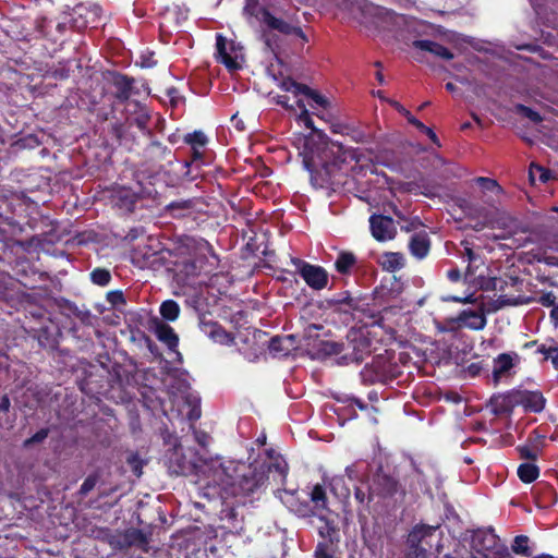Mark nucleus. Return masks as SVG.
<instances>
[{"label": "nucleus", "instance_id": "1", "mask_svg": "<svg viewBox=\"0 0 558 558\" xmlns=\"http://www.w3.org/2000/svg\"><path fill=\"white\" fill-rule=\"evenodd\" d=\"M288 475V463L281 456L269 458L259 466L239 464L235 474V486L231 495H250L262 488L266 481L283 485Z\"/></svg>", "mask_w": 558, "mask_h": 558}, {"label": "nucleus", "instance_id": "2", "mask_svg": "<svg viewBox=\"0 0 558 558\" xmlns=\"http://www.w3.org/2000/svg\"><path fill=\"white\" fill-rule=\"evenodd\" d=\"M209 256L198 254L194 258L178 264L175 281L182 287H195L199 282L197 278L204 272L209 274L217 265V256L211 252L209 245L205 244Z\"/></svg>", "mask_w": 558, "mask_h": 558}, {"label": "nucleus", "instance_id": "3", "mask_svg": "<svg viewBox=\"0 0 558 558\" xmlns=\"http://www.w3.org/2000/svg\"><path fill=\"white\" fill-rule=\"evenodd\" d=\"M331 153L335 156V162L342 170L355 171L357 168L362 170L373 158H375L377 162L390 167L379 154L374 155L372 150L345 147L341 143H332Z\"/></svg>", "mask_w": 558, "mask_h": 558}, {"label": "nucleus", "instance_id": "4", "mask_svg": "<svg viewBox=\"0 0 558 558\" xmlns=\"http://www.w3.org/2000/svg\"><path fill=\"white\" fill-rule=\"evenodd\" d=\"M471 545L475 551L473 558H510L507 546L500 543L493 529L475 531Z\"/></svg>", "mask_w": 558, "mask_h": 558}, {"label": "nucleus", "instance_id": "5", "mask_svg": "<svg viewBox=\"0 0 558 558\" xmlns=\"http://www.w3.org/2000/svg\"><path fill=\"white\" fill-rule=\"evenodd\" d=\"M244 14L256 17L269 29L277 31L283 35H294L305 39L304 33L299 26L274 16L267 9L258 7L256 0H246Z\"/></svg>", "mask_w": 558, "mask_h": 558}, {"label": "nucleus", "instance_id": "6", "mask_svg": "<svg viewBox=\"0 0 558 558\" xmlns=\"http://www.w3.org/2000/svg\"><path fill=\"white\" fill-rule=\"evenodd\" d=\"M317 518L316 529L322 541L315 549V558H332V547L340 541L337 523L330 518V512L315 513Z\"/></svg>", "mask_w": 558, "mask_h": 558}, {"label": "nucleus", "instance_id": "7", "mask_svg": "<svg viewBox=\"0 0 558 558\" xmlns=\"http://www.w3.org/2000/svg\"><path fill=\"white\" fill-rule=\"evenodd\" d=\"M239 462L221 461V459L216 458L205 463L204 472L208 473L210 483L231 494L233 486H235V474L239 471Z\"/></svg>", "mask_w": 558, "mask_h": 558}, {"label": "nucleus", "instance_id": "8", "mask_svg": "<svg viewBox=\"0 0 558 558\" xmlns=\"http://www.w3.org/2000/svg\"><path fill=\"white\" fill-rule=\"evenodd\" d=\"M398 374V367L390 362L388 355H377L371 365H366L361 372L364 380L387 383Z\"/></svg>", "mask_w": 558, "mask_h": 558}, {"label": "nucleus", "instance_id": "9", "mask_svg": "<svg viewBox=\"0 0 558 558\" xmlns=\"http://www.w3.org/2000/svg\"><path fill=\"white\" fill-rule=\"evenodd\" d=\"M440 531L438 525H415L408 535V547H426V549L436 546L437 553L440 551Z\"/></svg>", "mask_w": 558, "mask_h": 558}, {"label": "nucleus", "instance_id": "10", "mask_svg": "<svg viewBox=\"0 0 558 558\" xmlns=\"http://www.w3.org/2000/svg\"><path fill=\"white\" fill-rule=\"evenodd\" d=\"M217 60L230 71L241 68L243 61L242 47L232 40H227L222 35L216 36Z\"/></svg>", "mask_w": 558, "mask_h": 558}, {"label": "nucleus", "instance_id": "11", "mask_svg": "<svg viewBox=\"0 0 558 558\" xmlns=\"http://www.w3.org/2000/svg\"><path fill=\"white\" fill-rule=\"evenodd\" d=\"M292 263L310 288L314 290H323L326 288L328 274L323 267L308 264L301 259H292Z\"/></svg>", "mask_w": 558, "mask_h": 558}, {"label": "nucleus", "instance_id": "12", "mask_svg": "<svg viewBox=\"0 0 558 558\" xmlns=\"http://www.w3.org/2000/svg\"><path fill=\"white\" fill-rule=\"evenodd\" d=\"M165 462L168 470L173 475H187L194 472L197 464L192 459H187L182 452V447L174 444L165 456Z\"/></svg>", "mask_w": 558, "mask_h": 558}, {"label": "nucleus", "instance_id": "13", "mask_svg": "<svg viewBox=\"0 0 558 558\" xmlns=\"http://www.w3.org/2000/svg\"><path fill=\"white\" fill-rule=\"evenodd\" d=\"M520 363L517 353H501L494 359L493 378L495 383L509 378L514 374L515 366Z\"/></svg>", "mask_w": 558, "mask_h": 558}, {"label": "nucleus", "instance_id": "14", "mask_svg": "<svg viewBox=\"0 0 558 558\" xmlns=\"http://www.w3.org/2000/svg\"><path fill=\"white\" fill-rule=\"evenodd\" d=\"M372 235L377 241H388L395 238L397 229L392 218L381 215H373L369 218Z\"/></svg>", "mask_w": 558, "mask_h": 558}, {"label": "nucleus", "instance_id": "15", "mask_svg": "<svg viewBox=\"0 0 558 558\" xmlns=\"http://www.w3.org/2000/svg\"><path fill=\"white\" fill-rule=\"evenodd\" d=\"M409 251L417 259L425 258L430 250V240L425 231L413 233L409 240Z\"/></svg>", "mask_w": 558, "mask_h": 558}, {"label": "nucleus", "instance_id": "16", "mask_svg": "<svg viewBox=\"0 0 558 558\" xmlns=\"http://www.w3.org/2000/svg\"><path fill=\"white\" fill-rule=\"evenodd\" d=\"M518 403L524 407L526 411L539 413L544 410L546 399L541 391H522L515 399Z\"/></svg>", "mask_w": 558, "mask_h": 558}, {"label": "nucleus", "instance_id": "17", "mask_svg": "<svg viewBox=\"0 0 558 558\" xmlns=\"http://www.w3.org/2000/svg\"><path fill=\"white\" fill-rule=\"evenodd\" d=\"M397 490L398 483L392 477L387 475H377L373 485L369 487L368 499L374 495L390 497L393 496Z\"/></svg>", "mask_w": 558, "mask_h": 558}, {"label": "nucleus", "instance_id": "18", "mask_svg": "<svg viewBox=\"0 0 558 558\" xmlns=\"http://www.w3.org/2000/svg\"><path fill=\"white\" fill-rule=\"evenodd\" d=\"M349 339V343L350 345H352L353 351L351 354H344L342 356V360H344L345 363L362 362L364 359V354L369 352L368 341L364 337L357 336V333H353V336H350Z\"/></svg>", "mask_w": 558, "mask_h": 558}, {"label": "nucleus", "instance_id": "19", "mask_svg": "<svg viewBox=\"0 0 558 558\" xmlns=\"http://www.w3.org/2000/svg\"><path fill=\"white\" fill-rule=\"evenodd\" d=\"M456 322L462 326L473 330H482L486 326V317L483 311H462Z\"/></svg>", "mask_w": 558, "mask_h": 558}, {"label": "nucleus", "instance_id": "20", "mask_svg": "<svg viewBox=\"0 0 558 558\" xmlns=\"http://www.w3.org/2000/svg\"><path fill=\"white\" fill-rule=\"evenodd\" d=\"M133 78L126 75L113 73L111 74V84L114 87V97L121 101H126L132 94Z\"/></svg>", "mask_w": 558, "mask_h": 558}, {"label": "nucleus", "instance_id": "21", "mask_svg": "<svg viewBox=\"0 0 558 558\" xmlns=\"http://www.w3.org/2000/svg\"><path fill=\"white\" fill-rule=\"evenodd\" d=\"M202 331L217 343L229 345L233 343V337L227 332L220 325L213 322H202Z\"/></svg>", "mask_w": 558, "mask_h": 558}, {"label": "nucleus", "instance_id": "22", "mask_svg": "<svg viewBox=\"0 0 558 558\" xmlns=\"http://www.w3.org/2000/svg\"><path fill=\"white\" fill-rule=\"evenodd\" d=\"M202 331L217 343L229 345L233 343V337L227 332L220 325L213 322H202Z\"/></svg>", "mask_w": 558, "mask_h": 558}, {"label": "nucleus", "instance_id": "23", "mask_svg": "<svg viewBox=\"0 0 558 558\" xmlns=\"http://www.w3.org/2000/svg\"><path fill=\"white\" fill-rule=\"evenodd\" d=\"M377 263L384 270L395 272L404 267L405 258L402 253L386 252L377 256Z\"/></svg>", "mask_w": 558, "mask_h": 558}, {"label": "nucleus", "instance_id": "24", "mask_svg": "<svg viewBox=\"0 0 558 558\" xmlns=\"http://www.w3.org/2000/svg\"><path fill=\"white\" fill-rule=\"evenodd\" d=\"M413 46L422 51H427L445 60H451L453 58V54L446 47L433 40H415Z\"/></svg>", "mask_w": 558, "mask_h": 558}, {"label": "nucleus", "instance_id": "25", "mask_svg": "<svg viewBox=\"0 0 558 558\" xmlns=\"http://www.w3.org/2000/svg\"><path fill=\"white\" fill-rule=\"evenodd\" d=\"M157 339L163 342L170 350H174L179 344V338L173 328L165 323H158L155 328Z\"/></svg>", "mask_w": 558, "mask_h": 558}, {"label": "nucleus", "instance_id": "26", "mask_svg": "<svg viewBox=\"0 0 558 558\" xmlns=\"http://www.w3.org/2000/svg\"><path fill=\"white\" fill-rule=\"evenodd\" d=\"M311 501L314 505L315 513H322V511L330 512L327 508V496L325 488L317 484L312 488V492L310 494Z\"/></svg>", "mask_w": 558, "mask_h": 558}, {"label": "nucleus", "instance_id": "27", "mask_svg": "<svg viewBox=\"0 0 558 558\" xmlns=\"http://www.w3.org/2000/svg\"><path fill=\"white\" fill-rule=\"evenodd\" d=\"M293 336L274 337L269 341V351L274 354L287 355L292 347Z\"/></svg>", "mask_w": 558, "mask_h": 558}, {"label": "nucleus", "instance_id": "28", "mask_svg": "<svg viewBox=\"0 0 558 558\" xmlns=\"http://www.w3.org/2000/svg\"><path fill=\"white\" fill-rule=\"evenodd\" d=\"M332 132L349 136L355 143L366 142V134L362 130H360L353 125L335 124V125H332Z\"/></svg>", "mask_w": 558, "mask_h": 558}, {"label": "nucleus", "instance_id": "29", "mask_svg": "<svg viewBox=\"0 0 558 558\" xmlns=\"http://www.w3.org/2000/svg\"><path fill=\"white\" fill-rule=\"evenodd\" d=\"M539 475V470L534 463L525 462L519 465L518 476L524 483L534 482Z\"/></svg>", "mask_w": 558, "mask_h": 558}, {"label": "nucleus", "instance_id": "30", "mask_svg": "<svg viewBox=\"0 0 558 558\" xmlns=\"http://www.w3.org/2000/svg\"><path fill=\"white\" fill-rule=\"evenodd\" d=\"M280 88L287 93H290L293 95L295 101L298 99H302V96L304 94V89L306 88V85L300 84L295 82L294 80L290 77L283 78L280 84Z\"/></svg>", "mask_w": 558, "mask_h": 558}, {"label": "nucleus", "instance_id": "31", "mask_svg": "<svg viewBox=\"0 0 558 558\" xmlns=\"http://www.w3.org/2000/svg\"><path fill=\"white\" fill-rule=\"evenodd\" d=\"M356 257L354 254L349 252H342L336 259L335 266L338 272L348 274L351 268L355 265Z\"/></svg>", "mask_w": 558, "mask_h": 558}, {"label": "nucleus", "instance_id": "32", "mask_svg": "<svg viewBox=\"0 0 558 558\" xmlns=\"http://www.w3.org/2000/svg\"><path fill=\"white\" fill-rule=\"evenodd\" d=\"M160 315L169 322H174L180 314V306L173 300L163 301L159 308Z\"/></svg>", "mask_w": 558, "mask_h": 558}, {"label": "nucleus", "instance_id": "33", "mask_svg": "<svg viewBox=\"0 0 558 558\" xmlns=\"http://www.w3.org/2000/svg\"><path fill=\"white\" fill-rule=\"evenodd\" d=\"M301 155L303 156V165H304L305 169L310 172H313L315 170V168L317 167V162H316V151H314L312 149L310 140H305L304 148H303V151L301 153Z\"/></svg>", "mask_w": 558, "mask_h": 558}, {"label": "nucleus", "instance_id": "34", "mask_svg": "<svg viewBox=\"0 0 558 558\" xmlns=\"http://www.w3.org/2000/svg\"><path fill=\"white\" fill-rule=\"evenodd\" d=\"M332 303L339 305L341 311L348 312L357 308L359 300L352 298L349 292L345 291L333 298Z\"/></svg>", "mask_w": 558, "mask_h": 558}, {"label": "nucleus", "instance_id": "35", "mask_svg": "<svg viewBox=\"0 0 558 558\" xmlns=\"http://www.w3.org/2000/svg\"><path fill=\"white\" fill-rule=\"evenodd\" d=\"M184 142L190 144L194 149V153L197 155V149L207 144V136L202 131H195L193 133H187L184 137Z\"/></svg>", "mask_w": 558, "mask_h": 558}, {"label": "nucleus", "instance_id": "36", "mask_svg": "<svg viewBox=\"0 0 558 558\" xmlns=\"http://www.w3.org/2000/svg\"><path fill=\"white\" fill-rule=\"evenodd\" d=\"M529 537L525 535H519L514 538V542L512 544V550L517 555H521L524 557L532 556V551L530 550L529 546Z\"/></svg>", "mask_w": 558, "mask_h": 558}, {"label": "nucleus", "instance_id": "37", "mask_svg": "<svg viewBox=\"0 0 558 558\" xmlns=\"http://www.w3.org/2000/svg\"><path fill=\"white\" fill-rule=\"evenodd\" d=\"M319 351L326 355L340 354L343 351L344 344L330 340H322L318 343Z\"/></svg>", "mask_w": 558, "mask_h": 558}, {"label": "nucleus", "instance_id": "38", "mask_svg": "<svg viewBox=\"0 0 558 558\" xmlns=\"http://www.w3.org/2000/svg\"><path fill=\"white\" fill-rule=\"evenodd\" d=\"M296 107L301 110L300 114L298 116V122L301 124H304L306 129L314 130V122L312 118L310 117L308 110L306 108V105L304 104L303 99L296 100Z\"/></svg>", "mask_w": 558, "mask_h": 558}, {"label": "nucleus", "instance_id": "39", "mask_svg": "<svg viewBox=\"0 0 558 558\" xmlns=\"http://www.w3.org/2000/svg\"><path fill=\"white\" fill-rule=\"evenodd\" d=\"M464 246L465 257L469 262L468 274L473 275V267H477V263H481V257L474 253L468 241L461 243Z\"/></svg>", "mask_w": 558, "mask_h": 558}, {"label": "nucleus", "instance_id": "40", "mask_svg": "<svg viewBox=\"0 0 558 558\" xmlns=\"http://www.w3.org/2000/svg\"><path fill=\"white\" fill-rule=\"evenodd\" d=\"M90 279L95 284L105 287L110 282L111 275L107 269L96 268L90 272Z\"/></svg>", "mask_w": 558, "mask_h": 558}, {"label": "nucleus", "instance_id": "41", "mask_svg": "<svg viewBox=\"0 0 558 558\" xmlns=\"http://www.w3.org/2000/svg\"><path fill=\"white\" fill-rule=\"evenodd\" d=\"M276 496L290 510L299 512V509L294 508V490L277 489Z\"/></svg>", "mask_w": 558, "mask_h": 558}, {"label": "nucleus", "instance_id": "42", "mask_svg": "<svg viewBox=\"0 0 558 558\" xmlns=\"http://www.w3.org/2000/svg\"><path fill=\"white\" fill-rule=\"evenodd\" d=\"M99 477L100 475L97 472L88 475L80 487V495L86 496L89 492H92L97 485Z\"/></svg>", "mask_w": 558, "mask_h": 558}, {"label": "nucleus", "instance_id": "43", "mask_svg": "<svg viewBox=\"0 0 558 558\" xmlns=\"http://www.w3.org/2000/svg\"><path fill=\"white\" fill-rule=\"evenodd\" d=\"M303 96L313 100V102L315 105H317L318 107L327 108L329 106L328 100L324 96H322L317 92L313 90L308 86H306V88L304 89Z\"/></svg>", "mask_w": 558, "mask_h": 558}, {"label": "nucleus", "instance_id": "44", "mask_svg": "<svg viewBox=\"0 0 558 558\" xmlns=\"http://www.w3.org/2000/svg\"><path fill=\"white\" fill-rule=\"evenodd\" d=\"M392 106L396 108L398 112L405 117L409 123H411L416 129L421 125L422 122L417 120L409 110H407L401 104L393 101Z\"/></svg>", "mask_w": 558, "mask_h": 558}, {"label": "nucleus", "instance_id": "45", "mask_svg": "<svg viewBox=\"0 0 558 558\" xmlns=\"http://www.w3.org/2000/svg\"><path fill=\"white\" fill-rule=\"evenodd\" d=\"M49 430L47 428H41L37 433H35L31 438H27L23 446L25 448L31 447L33 444H39L43 442L48 437Z\"/></svg>", "mask_w": 558, "mask_h": 558}, {"label": "nucleus", "instance_id": "46", "mask_svg": "<svg viewBox=\"0 0 558 558\" xmlns=\"http://www.w3.org/2000/svg\"><path fill=\"white\" fill-rule=\"evenodd\" d=\"M106 299L114 307H119L125 303L124 295L122 291L119 290L109 291Z\"/></svg>", "mask_w": 558, "mask_h": 558}, {"label": "nucleus", "instance_id": "47", "mask_svg": "<svg viewBox=\"0 0 558 558\" xmlns=\"http://www.w3.org/2000/svg\"><path fill=\"white\" fill-rule=\"evenodd\" d=\"M408 558H430L426 547H409Z\"/></svg>", "mask_w": 558, "mask_h": 558}, {"label": "nucleus", "instance_id": "48", "mask_svg": "<svg viewBox=\"0 0 558 558\" xmlns=\"http://www.w3.org/2000/svg\"><path fill=\"white\" fill-rule=\"evenodd\" d=\"M538 303L543 306L554 307L556 304V296L553 292H545L538 298Z\"/></svg>", "mask_w": 558, "mask_h": 558}, {"label": "nucleus", "instance_id": "49", "mask_svg": "<svg viewBox=\"0 0 558 558\" xmlns=\"http://www.w3.org/2000/svg\"><path fill=\"white\" fill-rule=\"evenodd\" d=\"M142 68H153L156 64V61L153 58V53H142L140 57V61L136 62Z\"/></svg>", "mask_w": 558, "mask_h": 558}, {"label": "nucleus", "instance_id": "50", "mask_svg": "<svg viewBox=\"0 0 558 558\" xmlns=\"http://www.w3.org/2000/svg\"><path fill=\"white\" fill-rule=\"evenodd\" d=\"M519 109L531 121H533V122H541L542 121V118H541L539 113L534 111V110H532L531 108H527L525 106H520Z\"/></svg>", "mask_w": 558, "mask_h": 558}, {"label": "nucleus", "instance_id": "51", "mask_svg": "<svg viewBox=\"0 0 558 558\" xmlns=\"http://www.w3.org/2000/svg\"><path fill=\"white\" fill-rule=\"evenodd\" d=\"M194 438H195L196 442L202 447L208 446L209 440H210V437L207 433L202 432V430H196V429L194 430Z\"/></svg>", "mask_w": 558, "mask_h": 558}, {"label": "nucleus", "instance_id": "52", "mask_svg": "<svg viewBox=\"0 0 558 558\" xmlns=\"http://www.w3.org/2000/svg\"><path fill=\"white\" fill-rule=\"evenodd\" d=\"M534 170H536V171L539 173V180H541L542 182H546V181H548V179H549V172H548L545 168H543V167H541V166H535V167H534V166H532V167H531V170H530V177H531V180H533V177H534Z\"/></svg>", "mask_w": 558, "mask_h": 558}, {"label": "nucleus", "instance_id": "53", "mask_svg": "<svg viewBox=\"0 0 558 558\" xmlns=\"http://www.w3.org/2000/svg\"><path fill=\"white\" fill-rule=\"evenodd\" d=\"M553 347H555V344L553 342L550 343H542L539 345H537V349H536V353H539L544 356V360H548V356H549V352L553 351Z\"/></svg>", "mask_w": 558, "mask_h": 558}, {"label": "nucleus", "instance_id": "54", "mask_svg": "<svg viewBox=\"0 0 558 558\" xmlns=\"http://www.w3.org/2000/svg\"><path fill=\"white\" fill-rule=\"evenodd\" d=\"M417 130H420L422 133H425L437 146H440L437 135L430 128L422 123V126L420 125Z\"/></svg>", "mask_w": 558, "mask_h": 558}, {"label": "nucleus", "instance_id": "55", "mask_svg": "<svg viewBox=\"0 0 558 558\" xmlns=\"http://www.w3.org/2000/svg\"><path fill=\"white\" fill-rule=\"evenodd\" d=\"M341 485L342 486V492H341V495L342 496H347L349 494V489L347 487L343 486V478L342 477H333L331 480V483H330V486L333 490H337L338 486Z\"/></svg>", "mask_w": 558, "mask_h": 558}, {"label": "nucleus", "instance_id": "56", "mask_svg": "<svg viewBox=\"0 0 558 558\" xmlns=\"http://www.w3.org/2000/svg\"><path fill=\"white\" fill-rule=\"evenodd\" d=\"M169 209L177 210V209H189L191 208V201H178L172 202L169 206Z\"/></svg>", "mask_w": 558, "mask_h": 558}, {"label": "nucleus", "instance_id": "57", "mask_svg": "<svg viewBox=\"0 0 558 558\" xmlns=\"http://www.w3.org/2000/svg\"><path fill=\"white\" fill-rule=\"evenodd\" d=\"M276 102L293 112L295 111V108L292 105H289V97L287 95L277 96Z\"/></svg>", "mask_w": 558, "mask_h": 558}, {"label": "nucleus", "instance_id": "58", "mask_svg": "<svg viewBox=\"0 0 558 558\" xmlns=\"http://www.w3.org/2000/svg\"><path fill=\"white\" fill-rule=\"evenodd\" d=\"M322 328V326L319 325H316V324H312V325H308L305 329V337L307 338H313V337H316L317 336V331Z\"/></svg>", "mask_w": 558, "mask_h": 558}, {"label": "nucleus", "instance_id": "59", "mask_svg": "<svg viewBox=\"0 0 558 558\" xmlns=\"http://www.w3.org/2000/svg\"><path fill=\"white\" fill-rule=\"evenodd\" d=\"M548 360L551 362L555 369L558 371V345L553 347V351L549 352Z\"/></svg>", "mask_w": 558, "mask_h": 558}, {"label": "nucleus", "instance_id": "60", "mask_svg": "<svg viewBox=\"0 0 558 558\" xmlns=\"http://www.w3.org/2000/svg\"><path fill=\"white\" fill-rule=\"evenodd\" d=\"M521 456L526 459H535L537 456V452L534 449H531L529 447H522L520 448Z\"/></svg>", "mask_w": 558, "mask_h": 558}, {"label": "nucleus", "instance_id": "61", "mask_svg": "<svg viewBox=\"0 0 558 558\" xmlns=\"http://www.w3.org/2000/svg\"><path fill=\"white\" fill-rule=\"evenodd\" d=\"M549 318L553 326L558 329V303L551 308Z\"/></svg>", "mask_w": 558, "mask_h": 558}, {"label": "nucleus", "instance_id": "62", "mask_svg": "<svg viewBox=\"0 0 558 558\" xmlns=\"http://www.w3.org/2000/svg\"><path fill=\"white\" fill-rule=\"evenodd\" d=\"M11 402L7 396L0 397V413H7L10 409Z\"/></svg>", "mask_w": 558, "mask_h": 558}, {"label": "nucleus", "instance_id": "63", "mask_svg": "<svg viewBox=\"0 0 558 558\" xmlns=\"http://www.w3.org/2000/svg\"><path fill=\"white\" fill-rule=\"evenodd\" d=\"M187 417H189V420H191V421H196V420H198V418L201 417V410H199V408H198V407H196V405H194V407L190 410V412H189V414H187Z\"/></svg>", "mask_w": 558, "mask_h": 558}, {"label": "nucleus", "instance_id": "64", "mask_svg": "<svg viewBox=\"0 0 558 558\" xmlns=\"http://www.w3.org/2000/svg\"><path fill=\"white\" fill-rule=\"evenodd\" d=\"M129 462L132 464L133 473L136 476H141L142 468H141L140 463L137 462V460L135 458H132V459L129 460Z\"/></svg>", "mask_w": 558, "mask_h": 558}]
</instances>
